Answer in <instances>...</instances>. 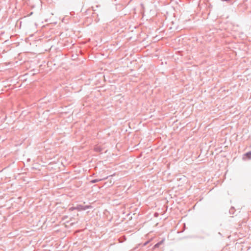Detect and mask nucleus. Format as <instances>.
Instances as JSON below:
<instances>
[{
	"mask_svg": "<svg viewBox=\"0 0 251 251\" xmlns=\"http://www.w3.org/2000/svg\"><path fill=\"white\" fill-rule=\"evenodd\" d=\"M245 157H246L248 159H251V151H249L244 154L243 158L244 159Z\"/></svg>",
	"mask_w": 251,
	"mask_h": 251,
	"instance_id": "f03ea898",
	"label": "nucleus"
},
{
	"mask_svg": "<svg viewBox=\"0 0 251 251\" xmlns=\"http://www.w3.org/2000/svg\"><path fill=\"white\" fill-rule=\"evenodd\" d=\"M95 150L96 151H101V149H100L99 147H97L95 148Z\"/></svg>",
	"mask_w": 251,
	"mask_h": 251,
	"instance_id": "39448f33",
	"label": "nucleus"
},
{
	"mask_svg": "<svg viewBox=\"0 0 251 251\" xmlns=\"http://www.w3.org/2000/svg\"><path fill=\"white\" fill-rule=\"evenodd\" d=\"M90 208H91V205H82L80 204L77 205V206L75 207V210H85Z\"/></svg>",
	"mask_w": 251,
	"mask_h": 251,
	"instance_id": "f257e3e1",
	"label": "nucleus"
},
{
	"mask_svg": "<svg viewBox=\"0 0 251 251\" xmlns=\"http://www.w3.org/2000/svg\"><path fill=\"white\" fill-rule=\"evenodd\" d=\"M103 180V179H93L92 180L90 181V183L91 184H93V183H96V182H98L101 180Z\"/></svg>",
	"mask_w": 251,
	"mask_h": 251,
	"instance_id": "7ed1b4c3",
	"label": "nucleus"
},
{
	"mask_svg": "<svg viewBox=\"0 0 251 251\" xmlns=\"http://www.w3.org/2000/svg\"><path fill=\"white\" fill-rule=\"evenodd\" d=\"M75 209V207H71L69 208L70 211H73Z\"/></svg>",
	"mask_w": 251,
	"mask_h": 251,
	"instance_id": "423d86ee",
	"label": "nucleus"
},
{
	"mask_svg": "<svg viewBox=\"0 0 251 251\" xmlns=\"http://www.w3.org/2000/svg\"><path fill=\"white\" fill-rule=\"evenodd\" d=\"M163 242V241H160L159 242L157 243V244H156L154 247H153V249H155V248H158Z\"/></svg>",
	"mask_w": 251,
	"mask_h": 251,
	"instance_id": "20e7f679",
	"label": "nucleus"
},
{
	"mask_svg": "<svg viewBox=\"0 0 251 251\" xmlns=\"http://www.w3.org/2000/svg\"><path fill=\"white\" fill-rule=\"evenodd\" d=\"M222 1H229L230 0H222Z\"/></svg>",
	"mask_w": 251,
	"mask_h": 251,
	"instance_id": "0eeeda50",
	"label": "nucleus"
}]
</instances>
